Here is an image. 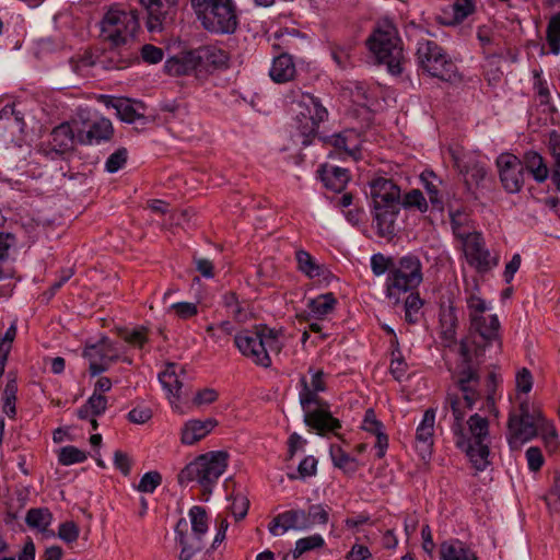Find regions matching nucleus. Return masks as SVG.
<instances>
[{
  "mask_svg": "<svg viewBox=\"0 0 560 560\" xmlns=\"http://www.w3.org/2000/svg\"><path fill=\"white\" fill-rule=\"evenodd\" d=\"M324 544V538L319 534L300 538L295 542V548L293 550L292 558L298 559L307 551L322 548Z\"/></svg>",
  "mask_w": 560,
  "mask_h": 560,
  "instance_id": "obj_46",
  "label": "nucleus"
},
{
  "mask_svg": "<svg viewBox=\"0 0 560 560\" xmlns=\"http://www.w3.org/2000/svg\"><path fill=\"white\" fill-rule=\"evenodd\" d=\"M395 266L396 262L383 254H374L371 257V268L373 273L377 277L384 275L385 272L390 273V269H393Z\"/></svg>",
  "mask_w": 560,
  "mask_h": 560,
  "instance_id": "obj_52",
  "label": "nucleus"
},
{
  "mask_svg": "<svg viewBox=\"0 0 560 560\" xmlns=\"http://www.w3.org/2000/svg\"><path fill=\"white\" fill-rule=\"evenodd\" d=\"M234 343L244 357L262 368L272 364L270 354L280 353L283 346L279 332L266 326L237 332Z\"/></svg>",
  "mask_w": 560,
  "mask_h": 560,
  "instance_id": "obj_5",
  "label": "nucleus"
},
{
  "mask_svg": "<svg viewBox=\"0 0 560 560\" xmlns=\"http://www.w3.org/2000/svg\"><path fill=\"white\" fill-rule=\"evenodd\" d=\"M112 106L116 109L117 116L128 124L145 119L144 115L139 112V108H143L141 103L133 104L130 100L118 98L112 103Z\"/></svg>",
  "mask_w": 560,
  "mask_h": 560,
  "instance_id": "obj_40",
  "label": "nucleus"
},
{
  "mask_svg": "<svg viewBox=\"0 0 560 560\" xmlns=\"http://www.w3.org/2000/svg\"><path fill=\"white\" fill-rule=\"evenodd\" d=\"M459 354L463 360V368L457 376V392L447 394L444 408H450L453 415L452 432L455 444H466L463 435L464 419L468 410H471L480 395L477 390L479 377L474 369V360L467 341L460 342Z\"/></svg>",
  "mask_w": 560,
  "mask_h": 560,
  "instance_id": "obj_1",
  "label": "nucleus"
},
{
  "mask_svg": "<svg viewBox=\"0 0 560 560\" xmlns=\"http://www.w3.org/2000/svg\"><path fill=\"white\" fill-rule=\"evenodd\" d=\"M450 218L453 233L459 241L476 232L474 222L467 212L450 209Z\"/></svg>",
  "mask_w": 560,
  "mask_h": 560,
  "instance_id": "obj_39",
  "label": "nucleus"
},
{
  "mask_svg": "<svg viewBox=\"0 0 560 560\" xmlns=\"http://www.w3.org/2000/svg\"><path fill=\"white\" fill-rule=\"evenodd\" d=\"M25 522L31 528H35L48 537L55 536L54 532L48 530V527L52 522V514L46 508L28 510Z\"/></svg>",
  "mask_w": 560,
  "mask_h": 560,
  "instance_id": "obj_35",
  "label": "nucleus"
},
{
  "mask_svg": "<svg viewBox=\"0 0 560 560\" xmlns=\"http://www.w3.org/2000/svg\"><path fill=\"white\" fill-rule=\"evenodd\" d=\"M228 62L229 55L224 49L208 45L167 59L164 69L171 75H194L203 80L213 71L226 68Z\"/></svg>",
  "mask_w": 560,
  "mask_h": 560,
  "instance_id": "obj_4",
  "label": "nucleus"
},
{
  "mask_svg": "<svg viewBox=\"0 0 560 560\" xmlns=\"http://www.w3.org/2000/svg\"><path fill=\"white\" fill-rule=\"evenodd\" d=\"M368 45L377 61L387 66L389 73L398 75L402 72L405 56L401 39L392 23L378 24L369 37Z\"/></svg>",
  "mask_w": 560,
  "mask_h": 560,
  "instance_id": "obj_6",
  "label": "nucleus"
},
{
  "mask_svg": "<svg viewBox=\"0 0 560 560\" xmlns=\"http://www.w3.org/2000/svg\"><path fill=\"white\" fill-rule=\"evenodd\" d=\"M460 242L467 262L477 271L487 272L498 265V258L486 248L481 233L474 232Z\"/></svg>",
  "mask_w": 560,
  "mask_h": 560,
  "instance_id": "obj_17",
  "label": "nucleus"
},
{
  "mask_svg": "<svg viewBox=\"0 0 560 560\" xmlns=\"http://www.w3.org/2000/svg\"><path fill=\"white\" fill-rule=\"evenodd\" d=\"M234 331L233 325L228 322H221L219 325H208L206 328L207 336L217 345L220 347H224L228 341L229 337Z\"/></svg>",
  "mask_w": 560,
  "mask_h": 560,
  "instance_id": "obj_42",
  "label": "nucleus"
},
{
  "mask_svg": "<svg viewBox=\"0 0 560 560\" xmlns=\"http://www.w3.org/2000/svg\"><path fill=\"white\" fill-rule=\"evenodd\" d=\"M398 207L374 206V220L381 236L394 234Z\"/></svg>",
  "mask_w": 560,
  "mask_h": 560,
  "instance_id": "obj_34",
  "label": "nucleus"
},
{
  "mask_svg": "<svg viewBox=\"0 0 560 560\" xmlns=\"http://www.w3.org/2000/svg\"><path fill=\"white\" fill-rule=\"evenodd\" d=\"M121 338L129 345L138 348H142L148 341L147 330L143 327L136 328L132 330H124L120 334Z\"/></svg>",
  "mask_w": 560,
  "mask_h": 560,
  "instance_id": "obj_57",
  "label": "nucleus"
},
{
  "mask_svg": "<svg viewBox=\"0 0 560 560\" xmlns=\"http://www.w3.org/2000/svg\"><path fill=\"white\" fill-rule=\"evenodd\" d=\"M442 560H477L476 555L460 541H445L440 547Z\"/></svg>",
  "mask_w": 560,
  "mask_h": 560,
  "instance_id": "obj_41",
  "label": "nucleus"
},
{
  "mask_svg": "<svg viewBox=\"0 0 560 560\" xmlns=\"http://www.w3.org/2000/svg\"><path fill=\"white\" fill-rule=\"evenodd\" d=\"M203 538L201 535L188 532V523L180 518L175 526V540L180 547L179 560H190L203 548Z\"/></svg>",
  "mask_w": 560,
  "mask_h": 560,
  "instance_id": "obj_20",
  "label": "nucleus"
},
{
  "mask_svg": "<svg viewBox=\"0 0 560 560\" xmlns=\"http://www.w3.org/2000/svg\"><path fill=\"white\" fill-rule=\"evenodd\" d=\"M330 456L334 465L345 472H354L358 468L357 460L338 445L330 447Z\"/></svg>",
  "mask_w": 560,
  "mask_h": 560,
  "instance_id": "obj_44",
  "label": "nucleus"
},
{
  "mask_svg": "<svg viewBox=\"0 0 560 560\" xmlns=\"http://www.w3.org/2000/svg\"><path fill=\"white\" fill-rule=\"evenodd\" d=\"M298 106L296 128L303 138L302 144L307 145L310 138L317 133L320 122L328 118V110L319 98L307 93H302Z\"/></svg>",
  "mask_w": 560,
  "mask_h": 560,
  "instance_id": "obj_15",
  "label": "nucleus"
},
{
  "mask_svg": "<svg viewBox=\"0 0 560 560\" xmlns=\"http://www.w3.org/2000/svg\"><path fill=\"white\" fill-rule=\"evenodd\" d=\"M127 418L135 424H144L152 418V410L144 406L135 407L128 412Z\"/></svg>",
  "mask_w": 560,
  "mask_h": 560,
  "instance_id": "obj_64",
  "label": "nucleus"
},
{
  "mask_svg": "<svg viewBox=\"0 0 560 560\" xmlns=\"http://www.w3.org/2000/svg\"><path fill=\"white\" fill-rule=\"evenodd\" d=\"M546 39L553 55L560 54V13L551 16L546 31Z\"/></svg>",
  "mask_w": 560,
  "mask_h": 560,
  "instance_id": "obj_45",
  "label": "nucleus"
},
{
  "mask_svg": "<svg viewBox=\"0 0 560 560\" xmlns=\"http://www.w3.org/2000/svg\"><path fill=\"white\" fill-rule=\"evenodd\" d=\"M463 435L466 444H455L466 453L477 470H483L489 465V421L478 413L471 415L463 424Z\"/></svg>",
  "mask_w": 560,
  "mask_h": 560,
  "instance_id": "obj_12",
  "label": "nucleus"
},
{
  "mask_svg": "<svg viewBox=\"0 0 560 560\" xmlns=\"http://www.w3.org/2000/svg\"><path fill=\"white\" fill-rule=\"evenodd\" d=\"M138 28V14L133 10L110 9L104 15L101 22V34L113 46L107 51L109 59H115L126 68L136 58V50L131 46Z\"/></svg>",
  "mask_w": 560,
  "mask_h": 560,
  "instance_id": "obj_3",
  "label": "nucleus"
},
{
  "mask_svg": "<svg viewBox=\"0 0 560 560\" xmlns=\"http://www.w3.org/2000/svg\"><path fill=\"white\" fill-rule=\"evenodd\" d=\"M464 292L474 339L463 341L468 342L472 358L477 359L488 345L493 341L499 342L500 322L497 315H486L489 307L479 294V283L476 278L464 279Z\"/></svg>",
  "mask_w": 560,
  "mask_h": 560,
  "instance_id": "obj_2",
  "label": "nucleus"
},
{
  "mask_svg": "<svg viewBox=\"0 0 560 560\" xmlns=\"http://www.w3.org/2000/svg\"><path fill=\"white\" fill-rule=\"evenodd\" d=\"M178 372L183 373L184 371L176 364L168 363L164 371L159 374V380L163 388L167 392L174 410L178 413H184L180 406L176 402V400H178L180 397V389L183 386V382Z\"/></svg>",
  "mask_w": 560,
  "mask_h": 560,
  "instance_id": "obj_25",
  "label": "nucleus"
},
{
  "mask_svg": "<svg viewBox=\"0 0 560 560\" xmlns=\"http://www.w3.org/2000/svg\"><path fill=\"white\" fill-rule=\"evenodd\" d=\"M127 158V150L125 148H119L108 156L105 163V170L108 173H116L126 164Z\"/></svg>",
  "mask_w": 560,
  "mask_h": 560,
  "instance_id": "obj_56",
  "label": "nucleus"
},
{
  "mask_svg": "<svg viewBox=\"0 0 560 560\" xmlns=\"http://www.w3.org/2000/svg\"><path fill=\"white\" fill-rule=\"evenodd\" d=\"M435 409L429 408L416 430V450L422 459L432 454L434 443Z\"/></svg>",
  "mask_w": 560,
  "mask_h": 560,
  "instance_id": "obj_21",
  "label": "nucleus"
},
{
  "mask_svg": "<svg viewBox=\"0 0 560 560\" xmlns=\"http://www.w3.org/2000/svg\"><path fill=\"white\" fill-rule=\"evenodd\" d=\"M390 373L397 381H401L407 373V363L398 350L393 351V359L390 362Z\"/></svg>",
  "mask_w": 560,
  "mask_h": 560,
  "instance_id": "obj_60",
  "label": "nucleus"
},
{
  "mask_svg": "<svg viewBox=\"0 0 560 560\" xmlns=\"http://www.w3.org/2000/svg\"><path fill=\"white\" fill-rule=\"evenodd\" d=\"M448 152L454 165L464 174L466 184L478 186L485 179L487 171L482 164L478 162L465 164L466 156L457 149L451 148Z\"/></svg>",
  "mask_w": 560,
  "mask_h": 560,
  "instance_id": "obj_26",
  "label": "nucleus"
},
{
  "mask_svg": "<svg viewBox=\"0 0 560 560\" xmlns=\"http://www.w3.org/2000/svg\"><path fill=\"white\" fill-rule=\"evenodd\" d=\"M295 72L292 57L288 54H281L273 59L269 75L276 83H285L294 78Z\"/></svg>",
  "mask_w": 560,
  "mask_h": 560,
  "instance_id": "obj_31",
  "label": "nucleus"
},
{
  "mask_svg": "<svg viewBox=\"0 0 560 560\" xmlns=\"http://www.w3.org/2000/svg\"><path fill=\"white\" fill-rule=\"evenodd\" d=\"M191 5L206 30L218 34L235 32L238 18L233 0H191Z\"/></svg>",
  "mask_w": 560,
  "mask_h": 560,
  "instance_id": "obj_9",
  "label": "nucleus"
},
{
  "mask_svg": "<svg viewBox=\"0 0 560 560\" xmlns=\"http://www.w3.org/2000/svg\"><path fill=\"white\" fill-rule=\"evenodd\" d=\"M423 301L418 293L411 292L404 302L405 320L409 324H416L421 317Z\"/></svg>",
  "mask_w": 560,
  "mask_h": 560,
  "instance_id": "obj_43",
  "label": "nucleus"
},
{
  "mask_svg": "<svg viewBox=\"0 0 560 560\" xmlns=\"http://www.w3.org/2000/svg\"><path fill=\"white\" fill-rule=\"evenodd\" d=\"M3 412L10 417L14 418L15 416V400H16V384L14 381H11L7 384L3 393Z\"/></svg>",
  "mask_w": 560,
  "mask_h": 560,
  "instance_id": "obj_54",
  "label": "nucleus"
},
{
  "mask_svg": "<svg viewBox=\"0 0 560 560\" xmlns=\"http://www.w3.org/2000/svg\"><path fill=\"white\" fill-rule=\"evenodd\" d=\"M422 265L416 256L401 257L390 269L386 279V298L394 304L400 303L404 293L412 292L422 282Z\"/></svg>",
  "mask_w": 560,
  "mask_h": 560,
  "instance_id": "obj_13",
  "label": "nucleus"
},
{
  "mask_svg": "<svg viewBox=\"0 0 560 560\" xmlns=\"http://www.w3.org/2000/svg\"><path fill=\"white\" fill-rule=\"evenodd\" d=\"M522 163L538 183H542L548 178L549 168L539 153L535 151L526 152Z\"/></svg>",
  "mask_w": 560,
  "mask_h": 560,
  "instance_id": "obj_38",
  "label": "nucleus"
},
{
  "mask_svg": "<svg viewBox=\"0 0 560 560\" xmlns=\"http://www.w3.org/2000/svg\"><path fill=\"white\" fill-rule=\"evenodd\" d=\"M15 245V237L10 233L0 232V280L13 276L14 270L10 258V249Z\"/></svg>",
  "mask_w": 560,
  "mask_h": 560,
  "instance_id": "obj_36",
  "label": "nucleus"
},
{
  "mask_svg": "<svg viewBox=\"0 0 560 560\" xmlns=\"http://www.w3.org/2000/svg\"><path fill=\"white\" fill-rule=\"evenodd\" d=\"M162 481V476L158 471L145 472L138 485V490L144 493H152Z\"/></svg>",
  "mask_w": 560,
  "mask_h": 560,
  "instance_id": "obj_55",
  "label": "nucleus"
},
{
  "mask_svg": "<svg viewBox=\"0 0 560 560\" xmlns=\"http://www.w3.org/2000/svg\"><path fill=\"white\" fill-rule=\"evenodd\" d=\"M545 417L540 409L526 399L520 401L511 411L508 422V442L511 448H520L523 444L538 435Z\"/></svg>",
  "mask_w": 560,
  "mask_h": 560,
  "instance_id": "obj_11",
  "label": "nucleus"
},
{
  "mask_svg": "<svg viewBox=\"0 0 560 560\" xmlns=\"http://www.w3.org/2000/svg\"><path fill=\"white\" fill-rule=\"evenodd\" d=\"M113 133L114 128L112 121L105 117H100L92 121L88 131L78 132V142L80 144L91 145L109 140Z\"/></svg>",
  "mask_w": 560,
  "mask_h": 560,
  "instance_id": "obj_28",
  "label": "nucleus"
},
{
  "mask_svg": "<svg viewBox=\"0 0 560 560\" xmlns=\"http://www.w3.org/2000/svg\"><path fill=\"white\" fill-rule=\"evenodd\" d=\"M83 357L89 361L90 374L95 376L107 371L112 363L119 360L120 351L107 337H102L95 343L85 346Z\"/></svg>",
  "mask_w": 560,
  "mask_h": 560,
  "instance_id": "obj_16",
  "label": "nucleus"
},
{
  "mask_svg": "<svg viewBox=\"0 0 560 560\" xmlns=\"http://www.w3.org/2000/svg\"><path fill=\"white\" fill-rule=\"evenodd\" d=\"M534 91L541 105L549 104L551 97L549 85L538 74H535Z\"/></svg>",
  "mask_w": 560,
  "mask_h": 560,
  "instance_id": "obj_62",
  "label": "nucleus"
},
{
  "mask_svg": "<svg viewBox=\"0 0 560 560\" xmlns=\"http://www.w3.org/2000/svg\"><path fill=\"white\" fill-rule=\"evenodd\" d=\"M495 163L504 189L510 194L518 192L524 183L522 161L514 154L502 153Z\"/></svg>",
  "mask_w": 560,
  "mask_h": 560,
  "instance_id": "obj_19",
  "label": "nucleus"
},
{
  "mask_svg": "<svg viewBox=\"0 0 560 560\" xmlns=\"http://www.w3.org/2000/svg\"><path fill=\"white\" fill-rule=\"evenodd\" d=\"M318 173L325 187L335 192H341L350 178L347 168L330 164L322 165Z\"/></svg>",
  "mask_w": 560,
  "mask_h": 560,
  "instance_id": "obj_29",
  "label": "nucleus"
},
{
  "mask_svg": "<svg viewBox=\"0 0 560 560\" xmlns=\"http://www.w3.org/2000/svg\"><path fill=\"white\" fill-rule=\"evenodd\" d=\"M148 14L150 32H161L171 25L177 12L178 0H140Z\"/></svg>",
  "mask_w": 560,
  "mask_h": 560,
  "instance_id": "obj_18",
  "label": "nucleus"
},
{
  "mask_svg": "<svg viewBox=\"0 0 560 560\" xmlns=\"http://www.w3.org/2000/svg\"><path fill=\"white\" fill-rule=\"evenodd\" d=\"M223 305L226 307L229 314L238 322H244L247 318V313L240 303L237 296L233 292H228L223 295Z\"/></svg>",
  "mask_w": 560,
  "mask_h": 560,
  "instance_id": "obj_48",
  "label": "nucleus"
},
{
  "mask_svg": "<svg viewBox=\"0 0 560 560\" xmlns=\"http://www.w3.org/2000/svg\"><path fill=\"white\" fill-rule=\"evenodd\" d=\"M416 60L419 69L432 78L445 82H456L460 79L454 60L434 40L420 39L418 42Z\"/></svg>",
  "mask_w": 560,
  "mask_h": 560,
  "instance_id": "obj_10",
  "label": "nucleus"
},
{
  "mask_svg": "<svg viewBox=\"0 0 560 560\" xmlns=\"http://www.w3.org/2000/svg\"><path fill=\"white\" fill-rule=\"evenodd\" d=\"M474 0H455L452 4L454 22L460 23L475 11Z\"/></svg>",
  "mask_w": 560,
  "mask_h": 560,
  "instance_id": "obj_50",
  "label": "nucleus"
},
{
  "mask_svg": "<svg viewBox=\"0 0 560 560\" xmlns=\"http://www.w3.org/2000/svg\"><path fill=\"white\" fill-rule=\"evenodd\" d=\"M300 384L299 400L304 411V423L319 435L328 432L335 433L340 429L341 423L332 417L329 404L318 396L319 392L307 387V380L304 375L300 377Z\"/></svg>",
  "mask_w": 560,
  "mask_h": 560,
  "instance_id": "obj_8",
  "label": "nucleus"
},
{
  "mask_svg": "<svg viewBox=\"0 0 560 560\" xmlns=\"http://www.w3.org/2000/svg\"><path fill=\"white\" fill-rule=\"evenodd\" d=\"M167 312L173 313L180 319H189L198 314V306L191 302H178L173 303Z\"/></svg>",
  "mask_w": 560,
  "mask_h": 560,
  "instance_id": "obj_53",
  "label": "nucleus"
},
{
  "mask_svg": "<svg viewBox=\"0 0 560 560\" xmlns=\"http://www.w3.org/2000/svg\"><path fill=\"white\" fill-rule=\"evenodd\" d=\"M191 532L206 536L208 532V516L202 506L195 505L189 510Z\"/></svg>",
  "mask_w": 560,
  "mask_h": 560,
  "instance_id": "obj_47",
  "label": "nucleus"
},
{
  "mask_svg": "<svg viewBox=\"0 0 560 560\" xmlns=\"http://www.w3.org/2000/svg\"><path fill=\"white\" fill-rule=\"evenodd\" d=\"M218 424L213 418L206 420L191 419L182 428L180 441L183 444L192 445L206 438Z\"/></svg>",
  "mask_w": 560,
  "mask_h": 560,
  "instance_id": "obj_27",
  "label": "nucleus"
},
{
  "mask_svg": "<svg viewBox=\"0 0 560 560\" xmlns=\"http://www.w3.org/2000/svg\"><path fill=\"white\" fill-rule=\"evenodd\" d=\"M329 143L335 148L340 158H351L354 161L361 159L363 141L354 130H345L329 138Z\"/></svg>",
  "mask_w": 560,
  "mask_h": 560,
  "instance_id": "obj_24",
  "label": "nucleus"
},
{
  "mask_svg": "<svg viewBox=\"0 0 560 560\" xmlns=\"http://www.w3.org/2000/svg\"><path fill=\"white\" fill-rule=\"evenodd\" d=\"M85 459V452L71 445L62 447L58 455L59 463L65 466L73 465L77 463H83Z\"/></svg>",
  "mask_w": 560,
  "mask_h": 560,
  "instance_id": "obj_49",
  "label": "nucleus"
},
{
  "mask_svg": "<svg viewBox=\"0 0 560 560\" xmlns=\"http://www.w3.org/2000/svg\"><path fill=\"white\" fill-rule=\"evenodd\" d=\"M457 324L458 319L455 307L452 305L442 307L440 312V326L441 338L443 339L444 346L450 347L454 345Z\"/></svg>",
  "mask_w": 560,
  "mask_h": 560,
  "instance_id": "obj_32",
  "label": "nucleus"
},
{
  "mask_svg": "<svg viewBox=\"0 0 560 560\" xmlns=\"http://www.w3.org/2000/svg\"><path fill=\"white\" fill-rule=\"evenodd\" d=\"M72 70L80 75H88L90 69L100 65L103 69H122L124 65L118 63L115 59H109V55L104 54L102 57L94 56L91 51L77 54L70 59Z\"/></svg>",
  "mask_w": 560,
  "mask_h": 560,
  "instance_id": "obj_23",
  "label": "nucleus"
},
{
  "mask_svg": "<svg viewBox=\"0 0 560 560\" xmlns=\"http://www.w3.org/2000/svg\"><path fill=\"white\" fill-rule=\"evenodd\" d=\"M374 206L398 207L400 188L389 178L377 177L370 184Z\"/></svg>",
  "mask_w": 560,
  "mask_h": 560,
  "instance_id": "obj_22",
  "label": "nucleus"
},
{
  "mask_svg": "<svg viewBox=\"0 0 560 560\" xmlns=\"http://www.w3.org/2000/svg\"><path fill=\"white\" fill-rule=\"evenodd\" d=\"M329 520V511L322 504H313L307 511L289 510L278 514L268 526L272 536H279L290 529L305 530L314 525H325Z\"/></svg>",
  "mask_w": 560,
  "mask_h": 560,
  "instance_id": "obj_14",
  "label": "nucleus"
},
{
  "mask_svg": "<svg viewBox=\"0 0 560 560\" xmlns=\"http://www.w3.org/2000/svg\"><path fill=\"white\" fill-rule=\"evenodd\" d=\"M402 203L405 207L417 208L421 212H425L428 210V202L419 189H413L407 192Z\"/></svg>",
  "mask_w": 560,
  "mask_h": 560,
  "instance_id": "obj_58",
  "label": "nucleus"
},
{
  "mask_svg": "<svg viewBox=\"0 0 560 560\" xmlns=\"http://www.w3.org/2000/svg\"><path fill=\"white\" fill-rule=\"evenodd\" d=\"M350 52H351L350 46H334L331 48V57H332L334 61L336 62V65L341 69H345L349 66Z\"/></svg>",
  "mask_w": 560,
  "mask_h": 560,
  "instance_id": "obj_63",
  "label": "nucleus"
},
{
  "mask_svg": "<svg viewBox=\"0 0 560 560\" xmlns=\"http://www.w3.org/2000/svg\"><path fill=\"white\" fill-rule=\"evenodd\" d=\"M538 434L541 435L545 446L549 452H556L559 447L558 434L552 424H550L546 419L544 420V424L539 428Z\"/></svg>",
  "mask_w": 560,
  "mask_h": 560,
  "instance_id": "obj_51",
  "label": "nucleus"
},
{
  "mask_svg": "<svg viewBox=\"0 0 560 560\" xmlns=\"http://www.w3.org/2000/svg\"><path fill=\"white\" fill-rule=\"evenodd\" d=\"M229 454L223 451H212L198 456L182 469L178 481L184 485L196 481L205 492H211L212 487L228 467Z\"/></svg>",
  "mask_w": 560,
  "mask_h": 560,
  "instance_id": "obj_7",
  "label": "nucleus"
},
{
  "mask_svg": "<svg viewBox=\"0 0 560 560\" xmlns=\"http://www.w3.org/2000/svg\"><path fill=\"white\" fill-rule=\"evenodd\" d=\"M85 404L92 411V417H97L105 412L107 408V398L102 394L93 393Z\"/></svg>",
  "mask_w": 560,
  "mask_h": 560,
  "instance_id": "obj_61",
  "label": "nucleus"
},
{
  "mask_svg": "<svg viewBox=\"0 0 560 560\" xmlns=\"http://www.w3.org/2000/svg\"><path fill=\"white\" fill-rule=\"evenodd\" d=\"M298 269L310 279L323 278L327 279L328 270L324 265L318 264L315 258L306 250H298L295 254Z\"/></svg>",
  "mask_w": 560,
  "mask_h": 560,
  "instance_id": "obj_33",
  "label": "nucleus"
},
{
  "mask_svg": "<svg viewBox=\"0 0 560 560\" xmlns=\"http://www.w3.org/2000/svg\"><path fill=\"white\" fill-rule=\"evenodd\" d=\"M337 300L332 293H325L311 299L307 303L310 316L316 319H323L335 310Z\"/></svg>",
  "mask_w": 560,
  "mask_h": 560,
  "instance_id": "obj_37",
  "label": "nucleus"
},
{
  "mask_svg": "<svg viewBox=\"0 0 560 560\" xmlns=\"http://www.w3.org/2000/svg\"><path fill=\"white\" fill-rule=\"evenodd\" d=\"M75 141H78V135H74V130L69 122L57 126L50 133V144L56 152L63 153L71 150Z\"/></svg>",
  "mask_w": 560,
  "mask_h": 560,
  "instance_id": "obj_30",
  "label": "nucleus"
},
{
  "mask_svg": "<svg viewBox=\"0 0 560 560\" xmlns=\"http://www.w3.org/2000/svg\"><path fill=\"white\" fill-rule=\"evenodd\" d=\"M80 529L74 522H65L59 525L58 537L67 544L74 542L79 538Z\"/></svg>",
  "mask_w": 560,
  "mask_h": 560,
  "instance_id": "obj_59",
  "label": "nucleus"
}]
</instances>
